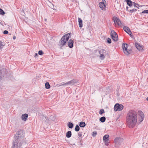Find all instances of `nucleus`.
Wrapping results in <instances>:
<instances>
[{
	"label": "nucleus",
	"mask_w": 148,
	"mask_h": 148,
	"mask_svg": "<svg viewBox=\"0 0 148 148\" xmlns=\"http://www.w3.org/2000/svg\"><path fill=\"white\" fill-rule=\"evenodd\" d=\"M25 142V139L22 130H19L16 133L14 137L12 148H21V146Z\"/></svg>",
	"instance_id": "obj_1"
},
{
	"label": "nucleus",
	"mask_w": 148,
	"mask_h": 148,
	"mask_svg": "<svg viewBox=\"0 0 148 148\" xmlns=\"http://www.w3.org/2000/svg\"><path fill=\"white\" fill-rule=\"evenodd\" d=\"M137 115L136 112L134 110H130L127 116V122L129 127H134L137 122Z\"/></svg>",
	"instance_id": "obj_2"
},
{
	"label": "nucleus",
	"mask_w": 148,
	"mask_h": 148,
	"mask_svg": "<svg viewBox=\"0 0 148 148\" xmlns=\"http://www.w3.org/2000/svg\"><path fill=\"white\" fill-rule=\"evenodd\" d=\"M71 34V33H69L65 34L62 37L59 42L60 46L62 47L65 45L70 37Z\"/></svg>",
	"instance_id": "obj_3"
},
{
	"label": "nucleus",
	"mask_w": 148,
	"mask_h": 148,
	"mask_svg": "<svg viewBox=\"0 0 148 148\" xmlns=\"http://www.w3.org/2000/svg\"><path fill=\"white\" fill-rule=\"evenodd\" d=\"M123 139L120 137H117L114 139L115 146L116 147H119L123 141Z\"/></svg>",
	"instance_id": "obj_4"
},
{
	"label": "nucleus",
	"mask_w": 148,
	"mask_h": 148,
	"mask_svg": "<svg viewBox=\"0 0 148 148\" xmlns=\"http://www.w3.org/2000/svg\"><path fill=\"white\" fill-rule=\"evenodd\" d=\"M110 35L112 39L115 41L118 40V36L114 30L111 31Z\"/></svg>",
	"instance_id": "obj_5"
},
{
	"label": "nucleus",
	"mask_w": 148,
	"mask_h": 148,
	"mask_svg": "<svg viewBox=\"0 0 148 148\" xmlns=\"http://www.w3.org/2000/svg\"><path fill=\"white\" fill-rule=\"evenodd\" d=\"M123 108V106L122 104L116 103L114 107V109L115 111H121Z\"/></svg>",
	"instance_id": "obj_6"
},
{
	"label": "nucleus",
	"mask_w": 148,
	"mask_h": 148,
	"mask_svg": "<svg viewBox=\"0 0 148 148\" xmlns=\"http://www.w3.org/2000/svg\"><path fill=\"white\" fill-rule=\"evenodd\" d=\"M127 44L123 43L122 45V48L123 49V51L125 54L127 55H128L130 54L131 51L127 49Z\"/></svg>",
	"instance_id": "obj_7"
},
{
	"label": "nucleus",
	"mask_w": 148,
	"mask_h": 148,
	"mask_svg": "<svg viewBox=\"0 0 148 148\" xmlns=\"http://www.w3.org/2000/svg\"><path fill=\"white\" fill-rule=\"evenodd\" d=\"M113 20L115 25H117L119 26L121 25V22L118 18L114 16L113 17Z\"/></svg>",
	"instance_id": "obj_8"
},
{
	"label": "nucleus",
	"mask_w": 148,
	"mask_h": 148,
	"mask_svg": "<svg viewBox=\"0 0 148 148\" xmlns=\"http://www.w3.org/2000/svg\"><path fill=\"white\" fill-rule=\"evenodd\" d=\"M106 6V3L105 0H102L101 2H100L99 4V6L101 9L102 10H105V7Z\"/></svg>",
	"instance_id": "obj_9"
},
{
	"label": "nucleus",
	"mask_w": 148,
	"mask_h": 148,
	"mask_svg": "<svg viewBox=\"0 0 148 148\" xmlns=\"http://www.w3.org/2000/svg\"><path fill=\"white\" fill-rule=\"evenodd\" d=\"M76 83V81L75 79H73L64 84H62V83H61V84H60L59 86H66L68 85H72Z\"/></svg>",
	"instance_id": "obj_10"
},
{
	"label": "nucleus",
	"mask_w": 148,
	"mask_h": 148,
	"mask_svg": "<svg viewBox=\"0 0 148 148\" xmlns=\"http://www.w3.org/2000/svg\"><path fill=\"white\" fill-rule=\"evenodd\" d=\"M73 41L72 39H70L69 41L68 46L70 48H72L73 47Z\"/></svg>",
	"instance_id": "obj_11"
},
{
	"label": "nucleus",
	"mask_w": 148,
	"mask_h": 148,
	"mask_svg": "<svg viewBox=\"0 0 148 148\" xmlns=\"http://www.w3.org/2000/svg\"><path fill=\"white\" fill-rule=\"evenodd\" d=\"M138 113L139 114V115H140V116L141 117L140 122H141L143 121V120L144 119V115L143 113L141 111H139Z\"/></svg>",
	"instance_id": "obj_12"
},
{
	"label": "nucleus",
	"mask_w": 148,
	"mask_h": 148,
	"mask_svg": "<svg viewBox=\"0 0 148 148\" xmlns=\"http://www.w3.org/2000/svg\"><path fill=\"white\" fill-rule=\"evenodd\" d=\"M135 45L136 48L139 51H140L143 50V49L142 46H140L138 43L136 42Z\"/></svg>",
	"instance_id": "obj_13"
},
{
	"label": "nucleus",
	"mask_w": 148,
	"mask_h": 148,
	"mask_svg": "<svg viewBox=\"0 0 148 148\" xmlns=\"http://www.w3.org/2000/svg\"><path fill=\"white\" fill-rule=\"evenodd\" d=\"M123 29L127 34L129 32L131 33V31L128 27L124 26L123 27Z\"/></svg>",
	"instance_id": "obj_14"
},
{
	"label": "nucleus",
	"mask_w": 148,
	"mask_h": 148,
	"mask_svg": "<svg viewBox=\"0 0 148 148\" xmlns=\"http://www.w3.org/2000/svg\"><path fill=\"white\" fill-rule=\"evenodd\" d=\"M109 136L108 134H106L104 135L103 138V140L104 142H107V140H108L109 139Z\"/></svg>",
	"instance_id": "obj_15"
},
{
	"label": "nucleus",
	"mask_w": 148,
	"mask_h": 148,
	"mask_svg": "<svg viewBox=\"0 0 148 148\" xmlns=\"http://www.w3.org/2000/svg\"><path fill=\"white\" fill-rule=\"evenodd\" d=\"M125 1L129 6L131 7L132 6L133 2H132L130 0H125Z\"/></svg>",
	"instance_id": "obj_16"
},
{
	"label": "nucleus",
	"mask_w": 148,
	"mask_h": 148,
	"mask_svg": "<svg viewBox=\"0 0 148 148\" xmlns=\"http://www.w3.org/2000/svg\"><path fill=\"white\" fill-rule=\"evenodd\" d=\"M28 116V115L27 114H22V119L23 120L25 121L27 119Z\"/></svg>",
	"instance_id": "obj_17"
},
{
	"label": "nucleus",
	"mask_w": 148,
	"mask_h": 148,
	"mask_svg": "<svg viewBox=\"0 0 148 148\" xmlns=\"http://www.w3.org/2000/svg\"><path fill=\"white\" fill-rule=\"evenodd\" d=\"M78 22L79 27L80 28L82 27L83 26L82 21V19L79 18H78Z\"/></svg>",
	"instance_id": "obj_18"
},
{
	"label": "nucleus",
	"mask_w": 148,
	"mask_h": 148,
	"mask_svg": "<svg viewBox=\"0 0 148 148\" xmlns=\"http://www.w3.org/2000/svg\"><path fill=\"white\" fill-rule=\"evenodd\" d=\"M72 133L71 131H68L66 133V136L68 138H69L71 136Z\"/></svg>",
	"instance_id": "obj_19"
},
{
	"label": "nucleus",
	"mask_w": 148,
	"mask_h": 148,
	"mask_svg": "<svg viewBox=\"0 0 148 148\" xmlns=\"http://www.w3.org/2000/svg\"><path fill=\"white\" fill-rule=\"evenodd\" d=\"M79 125L80 127H84L86 126V123L82 121L80 123Z\"/></svg>",
	"instance_id": "obj_20"
},
{
	"label": "nucleus",
	"mask_w": 148,
	"mask_h": 148,
	"mask_svg": "<svg viewBox=\"0 0 148 148\" xmlns=\"http://www.w3.org/2000/svg\"><path fill=\"white\" fill-rule=\"evenodd\" d=\"M67 125L70 128H72L73 127V124L71 122H69L68 123Z\"/></svg>",
	"instance_id": "obj_21"
},
{
	"label": "nucleus",
	"mask_w": 148,
	"mask_h": 148,
	"mask_svg": "<svg viewBox=\"0 0 148 148\" xmlns=\"http://www.w3.org/2000/svg\"><path fill=\"white\" fill-rule=\"evenodd\" d=\"M106 120V118L105 116H102L99 119V121L102 123L104 122Z\"/></svg>",
	"instance_id": "obj_22"
},
{
	"label": "nucleus",
	"mask_w": 148,
	"mask_h": 148,
	"mask_svg": "<svg viewBox=\"0 0 148 148\" xmlns=\"http://www.w3.org/2000/svg\"><path fill=\"white\" fill-rule=\"evenodd\" d=\"M45 88L46 89H49L50 88L51 86L48 82H47L45 84Z\"/></svg>",
	"instance_id": "obj_23"
},
{
	"label": "nucleus",
	"mask_w": 148,
	"mask_h": 148,
	"mask_svg": "<svg viewBox=\"0 0 148 148\" xmlns=\"http://www.w3.org/2000/svg\"><path fill=\"white\" fill-rule=\"evenodd\" d=\"M4 45V42L0 40V50L2 49Z\"/></svg>",
	"instance_id": "obj_24"
},
{
	"label": "nucleus",
	"mask_w": 148,
	"mask_h": 148,
	"mask_svg": "<svg viewBox=\"0 0 148 148\" xmlns=\"http://www.w3.org/2000/svg\"><path fill=\"white\" fill-rule=\"evenodd\" d=\"M79 129L80 128L79 126L78 125H77L75 126V130L76 132H77L79 131Z\"/></svg>",
	"instance_id": "obj_25"
},
{
	"label": "nucleus",
	"mask_w": 148,
	"mask_h": 148,
	"mask_svg": "<svg viewBox=\"0 0 148 148\" xmlns=\"http://www.w3.org/2000/svg\"><path fill=\"white\" fill-rule=\"evenodd\" d=\"M5 14V12L1 8H0V14L3 15Z\"/></svg>",
	"instance_id": "obj_26"
},
{
	"label": "nucleus",
	"mask_w": 148,
	"mask_h": 148,
	"mask_svg": "<svg viewBox=\"0 0 148 148\" xmlns=\"http://www.w3.org/2000/svg\"><path fill=\"white\" fill-rule=\"evenodd\" d=\"M137 11V9H133L132 10H130L129 12L130 13H133Z\"/></svg>",
	"instance_id": "obj_27"
},
{
	"label": "nucleus",
	"mask_w": 148,
	"mask_h": 148,
	"mask_svg": "<svg viewBox=\"0 0 148 148\" xmlns=\"http://www.w3.org/2000/svg\"><path fill=\"white\" fill-rule=\"evenodd\" d=\"M133 5L134 7L138 8V6H139V5L138 4V3H136L135 2H133Z\"/></svg>",
	"instance_id": "obj_28"
},
{
	"label": "nucleus",
	"mask_w": 148,
	"mask_h": 148,
	"mask_svg": "<svg viewBox=\"0 0 148 148\" xmlns=\"http://www.w3.org/2000/svg\"><path fill=\"white\" fill-rule=\"evenodd\" d=\"M38 54L40 55H42L44 54V52L42 50H40L38 52Z\"/></svg>",
	"instance_id": "obj_29"
},
{
	"label": "nucleus",
	"mask_w": 148,
	"mask_h": 148,
	"mask_svg": "<svg viewBox=\"0 0 148 148\" xmlns=\"http://www.w3.org/2000/svg\"><path fill=\"white\" fill-rule=\"evenodd\" d=\"M100 57L101 60L104 59L105 56L103 54H100Z\"/></svg>",
	"instance_id": "obj_30"
},
{
	"label": "nucleus",
	"mask_w": 148,
	"mask_h": 148,
	"mask_svg": "<svg viewBox=\"0 0 148 148\" xmlns=\"http://www.w3.org/2000/svg\"><path fill=\"white\" fill-rule=\"evenodd\" d=\"M97 134V132L96 131H94L92 132V136L93 137L95 136Z\"/></svg>",
	"instance_id": "obj_31"
},
{
	"label": "nucleus",
	"mask_w": 148,
	"mask_h": 148,
	"mask_svg": "<svg viewBox=\"0 0 148 148\" xmlns=\"http://www.w3.org/2000/svg\"><path fill=\"white\" fill-rule=\"evenodd\" d=\"M105 112L104 110L103 109H101L99 111V114H102L104 113Z\"/></svg>",
	"instance_id": "obj_32"
},
{
	"label": "nucleus",
	"mask_w": 148,
	"mask_h": 148,
	"mask_svg": "<svg viewBox=\"0 0 148 148\" xmlns=\"http://www.w3.org/2000/svg\"><path fill=\"white\" fill-rule=\"evenodd\" d=\"M141 13L148 14V10H144L142 12H141Z\"/></svg>",
	"instance_id": "obj_33"
},
{
	"label": "nucleus",
	"mask_w": 148,
	"mask_h": 148,
	"mask_svg": "<svg viewBox=\"0 0 148 148\" xmlns=\"http://www.w3.org/2000/svg\"><path fill=\"white\" fill-rule=\"evenodd\" d=\"M107 42L109 44H110L111 43V40L110 38H108L107 40Z\"/></svg>",
	"instance_id": "obj_34"
},
{
	"label": "nucleus",
	"mask_w": 148,
	"mask_h": 148,
	"mask_svg": "<svg viewBox=\"0 0 148 148\" xmlns=\"http://www.w3.org/2000/svg\"><path fill=\"white\" fill-rule=\"evenodd\" d=\"M105 52H106V51L105 50H104V49H103L101 51H99V54H101V53H102V54H103V53H105Z\"/></svg>",
	"instance_id": "obj_35"
},
{
	"label": "nucleus",
	"mask_w": 148,
	"mask_h": 148,
	"mask_svg": "<svg viewBox=\"0 0 148 148\" xmlns=\"http://www.w3.org/2000/svg\"><path fill=\"white\" fill-rule=\"evenodd\" d=\"M78 136L79 137H80L81 138H82V133H81L80 132H79L78 133Z\"/></svg>",
	"instance_id": "obj_36"
},
{
	"label": "nucleus",
	"mask_w": 148,
	"mask_h": 148,
	"mask_svg": "<svg viewBox=\"0 0 148 148\" xmlns=\"http://www.w3.org/2000/svg\"><path fill=\"white\" fill-rule=\"evenodd\" d=\"M8 31L6 30H4L3 31V33L4 34H8Z\"/></svg>",
	"instance_id": "obj_37"
},
{
	"label": "nucleus",
	"mask_w": 148,
	"mask_h": 148,
	"mask_svg": "<svg viewBox=\"0 0 148 148\" xmlns=\"http://www.w3.org/2000/svg\"><path fill=\"white\" fill-rule=\"evenodd\" d=\"M128 34L131 37H132V36H133V35H132V33L131 31V33H130V32H129V33H128Z\"/></svg>",
	"instance_id": "obj_38"
},
{
	"label": "nucleus",
	"mask_w": 148,
	"mask_h": 148,
	"mask_svg": "<svg viewBox=\"0 0 148 148\" xmlns=\"http://www.w3.org/2000/svg\"><path fill=\"white\" fill-rule=\"evenodd\" d=\"M105 143V145L107 146H108V140H107V142L106 143V142H104Z\"/></svg>",
	"instance_id": "obj_39"
},
{
	"label": "nucleus",
	"mask_w": 148,
	"mask_h": 148,
	"mask_svg": "<svg viewBox=\"0 0 148 148\" xmlns=\"http://www.w3.org/2000/svg\"><path fill=\"white\" fill-rule=\"evenodd\" d=\"M38 56V54L37 53H36L34 57L35 58H36Z\"/></svg>",
	"instance_id": "obj_40"
},
{
	"label": "nucleus",
	"mask_w": 148,
	"mask_h": 148,
	"mask_svg": "<svg viewBox=\"0 0 148 148\" xmlns=\"http://www.w3.org/2000/svg\"><path fill=\"white\" fill-rule=\"evenodd\" d=\"M46 119V120H47V117H46V116H43L42 117V119Z\"/></svg>",
	"instance_id": "obj_41"
},
{
	"label": "nucleus",
	"mask_w": 148,
	"mask_h": 148,
	"mask_svg": "<svg viewBox=\"0 0 148 148\" xmlns=\"http://www.w3.org/2000/svg\"><path fill=\"white\" fill-rule=\"evenodd\" d=\"M50 119L52 120H54V119H53V116H50Z\"/></svg>",
	"instance_id": "obj_42"
},
{
	"label": "nucleus",
	"mask_w": 148,
	"mask_h": 148,
	"mask_svg": "<svg viewBox=\"0 0 148 148\" xmlns=\"http://www.w3.org/2000/svg\"><path fill=\"white\" fill-rule=\"evenodd\" d=\"M128 8H129L127 6L126 7V10L127 11H129L130 10H129Z\"/></svg>",
	"instance_id": "obj_43"
},
{
	"label": "nucleus",
	"mask_w": 148,
	"mask_h": 148,
	"mask_svg": "<svg viewBox=\"0 0 148 148\" xmlns=\"http://www.w3.org/2000/svg\"><path fill=\"white\" fill-rule=\"evenodd\" d=\"M16 36H14L13 37V39L14 40H15L16 39Z\"/></svg>",
	"instance_id": "obj_44"
},
{
	"label": "nucleus",
	"mask_w": 148,
	"mask_h": 148,
	"mask_svg": "<svg viewBox=\"0 0 148 148\" xmlns=\"http://www.w3.org/2000/svg\"><path fill=\"white\" fill-rule=\"evenodd\" d=\"M146 100L148 101V97L146 98Z\"/></svg>",
	"instance_id": "obj_45"
},
{
	"label": "nucleus",
	"mask_w": 148,
	"mask_h": 148,
	"mask_svg": "<svg viewBox=\"0 0 148 148\" xmlns=\"http://www.w3.org/2000/svg\"><path fill=\"white\" fill-rule=\"evenodd\" d=\"M46 20H47L45 18V21H46Z\"/></svg>",
	"instance_id": "obj_46"
},
{
	"label": "nucleus",
	"mask_w": 148,
	"mask_h": 148,
	"mask_svg": "<svg viewBox=\"0 0 148 148\" xmlns=\"http://www.w3.org/2000/svg\"><path fill=\"white\" fill-rule=\"evenodd\" d=\"M81 145H82V143H81Z\"/></svg>",
	"instance_id": "obj_47"
},
{
	"label": "nucleus",
	"mask_w": 148,
	"mask_h": 148,
	"mask_svg": "<svg viewBox=\"0 0 148 148\" xmlns=\"http://www.w3.org/2000/svg\"><path fill=\"white\" fill-rule=\"evenodd\" d=\"M0 23H1V22H0Z\"/></svg>",
	"instance_id": "obj_48"
}]
</instances>
